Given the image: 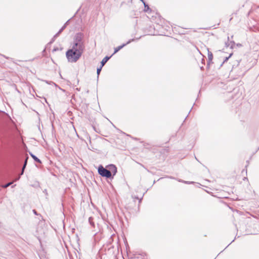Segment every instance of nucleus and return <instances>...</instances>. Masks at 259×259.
I'll return each mask as SVG.
<instances>
[{"label": "nucleus", "instance_id": "13", "mask_svg": "<svg viewBox=\"0 0 259 259\" xmlns=\"http://www.w3.org/2000/svg\"><path fill=\"white\" fill-rule=\"evenodd\" d=\"M28 159V157H26V158H25V161H24V165L23 166V169H25V167H26V166L27 165V160Z\"/></svg>", "mask_w": 259, "mask_h": 259}, {"label": "nucleus", "instance_id": "20", "mask_svg": "<svg viewBox=\"0 0 259 259\" xmlns=\"http://www.w3.org/2000/svg\"><path fill=\"white\" fill-rule=\"evenodd\" d=\"M91 220H92V218H89V222H90V224H92V223H91V222H92V221H91Z\"/></svg>", "mask_w": 259, "mask_h": 259}, {"label": "nucleus", "instance_id": "22", "mask_svg": "<svg viewBox=\"0 0 259 259\" xmlns=\"http://www.w3.org/2000/svg\"><path fill=\"white\" fill-rule=\"evenodd\" d=\"M143 3V2H145L144 0H140Z\"/></svg>", "mask_w": 259, "mask_h": 259}, {"label": "nucleus", "instance_id": "7", "mask_svg": "<svg viewBox=\"0 0 259 259\" xmlns=\"http://www.w3.org/2000/svg\"><path fill=\"white\" fill-rule=\"evenodd\" d=\"M65 27L66 24H65L64 26L60 29V30L54 36V37L51 42H53L54 40V39L59 35V34L62 32V31L65 28Z\"/></svg>", "mask_w": 259, "mask_h": 259}, {"label": "nucleus", "instance_id": "2", "mask_svg": "<svg viewBox=\"0 0 259 259\" xmlns=\"http://www.w3.org/2000/svg\"><path fill=\"white\" fill-rule=\"evenodd\" d=\"M98 171L99 174L102 177L107 178H110L111 177V171L104 168L102 165H100L99 166Z\"/></svg>", "mask_w": 259, "mask_h": 259}, {"label": "nucleus", "instance_id": "3", "mask_svg": "<svg viewBox=\"0 0 259 259\" xmlns=\"http://www.w3.org/2000/svg\"><path fill=\"white\" fill-rule=\"evenodd\" d=\"M134 39H131L128 40L126 44H123V45L119 46L114 49V52L113 54L116 53L117 52H118L120 49H121L122 48H123L124 46H125L126 45L130 44L131 41H133Z\"/></svg>", "mask_w": 259, "mask_h": 259}, {"label": "nucleus", "instance_id": "11", "mask_svg": "<svg viewBox=\"0 0 259 259\" xmlns=\"http://www.w3.org/2000/svg\"><path fill=\"white\" fill-rule=\"evenodd\" d=\"M143 4H144V7H145L144 11L148 12V11L150 10V8L149 7L148 5L145 2H143Z\"/></svg>", "mask_w": 259, "mask_h": 259}, {"label": "nucleus", "instance_id": "23", "mask_svg": "<svg viewBox=\"0 0 259 259\" xmlns=\"http://www.w3.org/2000/svg\"><path fill=\"white\" fill-rule=\"evenodd\" d=\"M185 183H189L188 182H185Z\"/></svg>", "mask_w": 259, "mask_h": 259}, {"label": "nucleus", "instance_id": "16", "mask_svg": "<svg viewBox=\"0 0 259 259\" xmlns=\"http://www.w3.org/2000/svg\"><path fill=\"white\" fill-rule=\"evenodd\" d=\"M12 184V182H10L6 184L4 186L5 188H7Z\"/></svg>", "mask_w": 259, "mask_h": 259}, {"label": "nucleus", "instance_id": "15", "mask_svg": "<svg viewBox=\"0 0 259 259\" xmlns=\"http://www.w3.org/2000/svg\"><path fill=\"white\" fill-rule=\"evenodd\" d=\"M24 171V169H23V167H22V171L21 172L20 176L15 180V181H17V180H19V179L20 178V176L22 175L23 174Z\"/></svg>", "mask_w": 259, "mask_h": 259}, {"label": "nucleus", "instance_id": "18", "mask_svg": "<svg viewBox=\"0 0 259 259\" xmlns=\"http://www.w3.org/2000/svg\"><path fill=\"white\" fill-rule=\"evenodd\" d=\"M58 50H59V48L57 47V48H54L53 50V52H55V51H58Z\"/></svg>", "mask_w": 259, "mask_h": 259}, {"label": "nucleus", "instance_id": "9", "mask_svg": "<svg viewBox=\"0 0 259 259\" xmlns=\"http://www.w3.org/2000/svg\"><path fill=\"white\" fill-rule=\"evenodd\" d=\"M213 59V55L211 52L208 51V64H209Z\"/></svg>", "mask_w": 259, "mask_h": 259}, {"label": "nucleus", "instance_id": "1", "mask_svg": "<svg viewBox=\"0 0 259 259\" xmlns=\"http://www.w3.org/2000/svg\"><path fill=\"white\" fill-rule=\"evenodd\" d=\"M82 38V34L77 33L75 36L71 49L66 52V56L69 62H76L81 56L84 50V45Z\"/></svg>", "mask_w": 259, "mask_h": 259}, {"label": "nucleus", "instance_id": "8", "mask_svg": "<svg viewBox=\"0 0 259 259\" xmlns=\"http://www.w3.org/2000/svg\"><path fill=\"white\" fill-rule=\"evenodd\" d=\"M110 57H111L106 56L105 58H104L101 62V66L103 67L105 64V63L108 61V60L110 58Z\"/></svg>", "mask_w": 259, "mask_h": 259}, {"label": "nucleus", "instance_id": "5", "mask_svg": "<svg viewBox=\"0 0 259 259\" xmlns=\"http://www.w3.org/2000/svg\"><path fill=\"white\" fill-rule=\"evenodd\" d=\"M65 27L66 24H65L64 26L60 29V30L54 36V37L51 42H53L54 40V39L59 35V34L62 32V31L65 28Z\"/></svg>", "mask_w": 259, "mask_h": 259}, {"label": "nucleus", "instance_id": "4", "mask_svg": "<svg viewBox=\"0 0 259 259\" xmlns=\"http://www.w3.org/2000/svg\"><path fill=\"white\" fill-rule=\"evenodd\" d=\"M109 169L108 170L111 171V174H113V175H115L117 172V168L113 164H110L109 165Z\"/></svg>", "mask_w": 259, "mask_h": 259}, {"label": "nucleus", "instance_id": "6", "mask_svg": "<svg viewBox=\"0 0 259 259\" xmlns=\"http://www.w3.org/2000/svg\"><path fill=\"white\" fill-rule=\"evenodd\" d=\"M65 27L66 24H65L64 26L60 29V30L54 36V37L51 42H53L54 40V39L59 35V34L62 32V31L65 28Z\"/></svg>", "mask_w": 259, "mask_h": 259}, {"label": "nucleus", "instance_id": "21", "mask_svg": "<svg viewBox=\"0 0 259 259\" xmlns=\"http://www.w3.org/2000/svg\"><path fill=\"white\" fill-rule=\"evenodd\" d=\"M237 46H238V47H241V46H242L241 44H237Z\"/></svg>", "mask_w": 259, "mask_h": 259}, {"label": "nucleus", "instance_id": "12", "mask_svg": "<svg viewBox=\"0 0 259 259\" xmlns=\"http://www.w3.org/2000/svg\"><path fill=\"white\" fill-rule=\"evenodd\" d=\"M235 45V42L234 41H230V42L229 44H227L226 43V45L227 46V47H229L230 46L231 48L233 47V46Z\"/></svg>", "mask_w": 259, "mask_h": 259}, {"label": "nucleus", "instance_id": "14", "mask_svg": "<svg viewBox=\"0 0 259 259\" xmlns=\"http://www.w3.org/2000/svg\"><path fill=\"white\" fill-rule=\"evenodd\" d=\"M102 68V66H101L100 67L97 68V73L98 76L99 75V74L100 73V72L101 71Z\"/></svg>", "mask_w": 259, "mask_h": 259}, {"label": "nucleus", "instance_id": "10", "mask_svg": "<svg viewBox=\"0 0 259 259\" xmlns=\"http://www.w3.org/2000/svg\"><path fill=\"white\" fill-rule=\"evenodd\" d=\"M31 156L32 157V158L34 159V160L39 163H41V162L40 161V160L39 159H38L36 156H35L34 155H33V154L32 153H30Z\"/></svg>", "mask_w": 259, "mask_h": 259}, {"label": "nucleus", "instance_id": "19", "mask_svg": "<svg viewBox=\"0 0 259 259\" xmlns=\"http://www.w3.org/2000/svg\"><path fill=\"white\" fill-rule=\"evenodd\" d=\"M33 213H34L35 214H36V215L37 214V212H36V210H35V209H33Z\"/></svg>", "mask_w": 259, "mask_h": 259}, {"label": "nucleus", "instance_id": "17", "mask_svg": "<svg viewBox=\"0 0 259 259\" xmlns=\"http://www.w3.org/2000/svg\"><path fill=\"white\" fill-rule=\"evenodd\" d=\"M232 54H230V56L228 57H226L224 61V62L227 61L229 58L231 56Z\"/></svg>", "mask_w": 259, "mask_h": 259}]
</instances>
